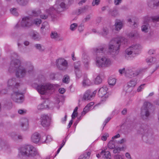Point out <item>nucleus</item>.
<instances>
[{
  "label": "nucleus",
  "instance_id": "f257e3e1",
  "mask_svg": "<svg viewBox=\"0 0 159 159\" xmlns=\"http://www.w3.org/2000/svg\"><path fill=\"white\" fill-rule=\"evenodd\" d=\"M127 39L124 37H118L113 39L109 43L108 52L112 55H116L119 53L121 44H125Z\"/></svg>",
  "mask_w": 159,
  "mask_h": 159
},
{
  "label": "nucleus",
  "instance_id": "f03ea898",
  "mask_svg": "<svg viewBox=\"0 0 159 159\" xmlns=\"http://www.w3.org/2000/svg\"><path fill=\"white\" fill-rule=\"evenodd\" d=\"M105 48V47H101L93 49L94 53L96 55V64L99 67H108L111 64V61L108 58L105 57L101 58L99 56L100 54L102 55Z\"/></svg>",
  "mask_w": 159,
  "mask_h": 159
},
{
  "label": "nucleus",
  "instance_id": "7ed1b4c3",
  "mask_svg": "<svg viewBox=\"0 0 159 159\" xmlns=\"http://www.w3.org/2000/svg\"><path fill=\"white\" fill-rule=\"evenodd\" d=\"M34 70V66L30 61H25L22 63V66L16 70V75L19 78L24 77L27 73H31Z\"/></svg>",
  "mask_w": 159,
  "mask_h": 159
},
{
  "label": "nucleus",
  "instance_id": "20e7f679",
  "mask_svg": "<svg viewBox=\"0 0 159 159\" xmlns=\"http://www.w3.org/2000/svg\"><path fill=\"white\" fill-rule=\"evenodd\" d=\"M21 154L29 157H34L38 155L37 149L31 145H27L21 148Z\"/></svg>",
  "mask_w": 159,
  "mask_h": 159
},
{
  "label": "nucleus",
  "instance_id": "39448f33",
  "mask_svg": "<svg viewBox=\"0 0 159 159\" xmlns=\"http://www.w3.org/2000/svg\"><path fill=\"white\" fill-rule=\"evenodd\" d=\"M153 107L149 102H145L141 108V116L143 120L147 119L150 115V112Z\"/></svg>",
  "mask_w": 159,
  "mask_h": 159
},
{
  "label": "nucleus",
  "instance_id": "423d86ee",
  "mask_svg": "<svg viewBox=\"0 0 159 159\" xmlns=\"http://www.w3.org/2000/svg\"><path fill=\"white\" fill-rule=\"evenodd\" d=\"M140 46L138 44H135L127 48L125 51V54L126 58L129 59V58L133 56V54L138 53Z\"/></svg>",
  "mask_w": 159,
  "mask_h": 159
},
{
  "label": "nucleus",
  "instance_id": "0eeeda50",
  "mask_svg": "<svg viewBox=\"0 0 159 159\" xmlns=\"http://www.w3.org/2000/svg\"><path fill=\"white\" fill-rule=\"evenodd\" d=\"M57 9L54 8V6L53 7H50L48 9H47L45 10L46 13L47 14H43L40 15V18L43 19H47L48 16H50L52 19H55L57 18L56 13H59L57 11Z\"/></svg>",
  "mask_w": 159,
  "mask_h": 159
},
{
  "label": "nucleus",
  "instance_id": "6e6552de",
  "mask_svg": "<svg viewBox=\"0 0 159 159\" xmlns=\"http://www.w3.org/2000/svg\"><path fill=\"white\" fill-rule=\"evenodd\" d=\"M72 1V0H57L54 5V8L57 9V11L60 12L62 11V9L66 8V4H70Z\"/></svg>",
  "mask_w": 159,
  "mask_h": 159
},
{
  "label": "nucleus",
  "instance_id": "1a4fd4ad",
  "mask_svg": "<svg viewBox=\"0 0 159 159\" xmlns=\"http://www.w3.org/2000/svg\"><path fill=\"white\" fill-rule=\"evenodd\" d=\"M53 87V85L50 83H45L38 85L36 90L39 93L43 95L48 90L52 89Z\"/></svg>",
  "mask_w": 159,
  "mask_h": 159
},
{
  "label": "nucleus",
  "instance_id": "9d476101",
  "mask_svg": "<svg viewBox=\"0 0 159 159\" xmlns=\"http://www.w3.org/2000/svg\"><path fill=\"white\" fill-rule=\"evenodd\" d=\"M21 66L20 60L17 59H14L11 62L8 71L11 73L14 72Z\"/></svg>",
  "mask_w": 159,
  "mask_h": 159
},
{
  "label": "nucleus",
  "instance_id": "9b49d317",
  "mask_svg": "<svg viewBox=\"0 0 159 159\" xmlns=\"http://www.w3.org/2000/svg\"><path fill=\"white\" fill-rule=\"evenodd\" d=\"M13 90V92L11 95V98L15 102L18 103H22L24 98L22 93L19 91Z\"/></svg>",
  "mask_w": 159,
  "mask_h": 159
},
{
  "label": "nucleus",
  "instance_id": "f8f14e48",
  "mask_svg": "<svg viewBox=\"0 0 159 159\" xmlns=\"http://www.w3.org/2000/svg\"><path fill=\"white\" fill-rule=\"evenodd\" d=\"M146 68H140L136 70L135 71H133L131 69L128 68L126 69L125 72V76L129 78H132L137 76L140 73L144 72Z\"/></svg>",
  "mask_w": 159,
  "mask_h": 159
},
{
  "label": "nucleus",
  "instance_id": "ddd939ff",
  "mask_svg": "<svg viewBox=\"0 0 159 159\" xmlns=\"http://www.w3.org/2000/svg\"><path fill=\"white\" fill-rule=\"evenodd\" d=\"M56 62L57 67L60 70H65L67 68V61L64 59H58L56 60Z\"/></svg>",
  "mask_w": 159,
  "mask_h": 159
},
{
  "label": "nucleus",
  "instance_id": "4468645a",
  "mask_svg": "<svg viewBox=\"0 0 159 159\" xmlns=\"http://www.w3.org/2000/svg\"><path fill=\"white\" fill-rule=\"evenodd\" d=\"M51 118L46 115H42L40 117L41 125L44 127H48L50 124Z\"/></svg>",
  "mask_w": 159,
  "mask_h": 159
},
{
  "label": "nucleus",
  "instance_id": "2eb2a0df",
  "mask_svg": "<svg viewBox=\"0 0 159 159\" xmlns=\"http://www.w3.org/2000/svg\"><path fill=\"white\" fill-rule=\"evenodd\" d=\"M33 24V20L30 16H25L22 18L21 25L23 27H29Z\"/></svg>",
  "mask_w": 159,
  "mask_h": 159
},
{
  "label": "nucleus",
  "instance_id": "dca6fc26",
  "mask_svg": "<svg viewBox=\"0 0 159 159\" xmlns=\"http://www.w3.org/2000/svg\"><path fill=\"white\" fill-rule=\"evenodd\" d=\"M7 87L9 89H12L13 90H16L19 86V84L16 82L15 78H12L9 79L7 82Z\"/></svg>",
  "mask_w": 159,
  "mask_h": 159
},
{
  "label": "nucleus",
  "instance_id": "f3484780",
  "mask_svg": "<svg viewBox=\"0 0 159 159\" xmlns=\"http://www.w3.org/2000/svg\"><path fill=\"white\" fill-rule=\"evenodd\" d=\"M139 131L140 133L147 136L151 134V130L149 129V127L147 125H144L140 129Z\"/></svg>",
  "mask_w": 159,
  "mask_h": 159
},
{
  "label": "nucleus",
  "instance_id": "a211bd4d",
  "mask_svg": "<svg viewBox=\"0 0 159 159\" xmlns=\"http://www.w3.org/2000/svg\"><path fill=\"white\" fill-rule=\"evenodd\" d=\"M96 93V91H94L92 92L90 90H87L84 94L83 98L85 100H89L91 99Z\"/></svg>",
  "mask_w": 159,
  "mask_h": 159
},
{
  "label": "nucleus",
  "instance_id": "6ab92c4d",
  "mask_svg": "<svg viewBox=\"0 0 159 159\" xmlns=\"http://www.w3.org/2000/svg\"><path fill=\"white\" fill-rule=\"evenodd\" d=\"M40 135L37 132H35L33 133L31 137V139L32 142L36 143H38L40 140L42 142V140H41L42 139L40 138Z\"/></svg>",
  "mask_w": 159,
  "mask_h": 159
},
{
  "label": "nucleus",
  "instance_id": "aec40b11",
  "mask_svg": "<svg viewBox=\"0 0 159 159\" xmlns=\"http://www.w3.org/2000/svg\"><path fill=\"white\" fill-rule=\"evenodd\" d=\"M20 125L24 130H26L29 125L28 120L25 118H22L20 120Z\"/></svg>",
  "mask_w": 159,
  "mask_h": 159
},
{
  "label": "nucleus",
  "instance_id": "412c9836",
  "mask_svg": "<svg viewBox=\"0 0 159 159\" xmlns=\"http://www.w3.org/2000/svg\"><path fill=\"white\" fill-rule=\"evenodd\" d=\"M50 36L52 39H54L56 41H62L63 39V38L61 37L56 32H52Z\"/></svg>",
  "mask_w": 159,
  "mask_h": 159
},
{
  "label": "nucleus",
  "instance_id": "4be33fe9",
  "mask_svg": "<svg viewBox=\"0 0 159 159\" xmlns=\"http://www.w3.org/2000/svg\"><path fill=\"white\" fill-rule=\"evenodd\" d=\"M107 88L106 86L101 88L98 92V95L99 97H102L107 93Z\"/></svg>",
  "mask_w": 159,
  "mask_h": 159
},
{
  "label": "nucleus",
  "instance_id": "5701e85b",
  "mask_svg": "<svg viewBox=\"0 0 159 159\" xmlns=\"http://www.w3.org/2000/svg\"><path fill=\"white\" fill-rule=\"evenodd\" d=\"M150 28V26L147 21H144L143 25L141 26V30L143 32H148Z\"/></svg>",
  "mask_w": 159,
  "mask_h": 159
},
{
  "label": "nucleus",
  "instance_id": "b1692460",
  "mask_svg": "<svg viewBox=\"0 0 159 159\" xmlns=\"http://www.w3.org/2000/svg\"><path fill=\"white\" fill-rule=\"evenodd\" d=\"M80 64L79 62L75 63L74 64V68L75 69V74L78 78L81 77V72L79 71Z\"/></svg>",
  "mask_w": 159,
  "mask_h": 159
},
{
  "label": "nucleus",
  "instance_id": "393cba45",
  "mask_svg": "<svg viewBox=\"0 0 159 159\" xmlns=\"http://www.w3.org/2000/svg\"><path fill=\"white\" fill-rule=\"evenodd\" d=\"M48 105L46 101H44L42 103L39 105L37 107L39 110H41L46 108H48Z\"/></svg>",
  "mask_w": 159,
  "mask_h": 159
},
{
  "label": "nucleus",
  "instance_id": "a878e982",
  "mask_svg": "<svg viewBox=\"0 0 159 159\" xmlns=\"http://www.w3.org/2000/svg\"><path fill=\"white\" fill-rule=\"evenodd\" d=\"M31 36L32 39L34 40H39L40 39L39 33L35 31H34L31 33Z\"/></svg>",
  "mask_w": 159,
  "mask_h": 159
},
{
  "label": "nucleus",
  "instance_id": "bb28decb",
  "mask_svg": "<svg viewBox=\"0 0 159 159\" xmlns=\"http://www.w3.org/2000/svg\"><path fill=\"white\" fill-rule=\"evenodd\" d=\"M34 47L36 49L39 50L40 52H43L45 50V48L44 46L40 44H35L34 45Z\"/></svg>",
  "mask_w": 159,
  "mask_h": 159
},
{
  "label": "nucleus",
  "instance_id": "cd10ccee",
  "mask_svg": "<svg viewBox=\"0 0 159 159\" xmlns=\"http://www.w3.org/2000/svg\"><path fill=\"white\" fill-rule=\"evenodd\" d=\"M136 84V80L135 79H132L128 83L127 86L133 88L135 86Z\"/></svg>",
  "mask_w": 159,
  "mask_h": 159
},
{
  "label": "nucleus",
  "instance_id": "c85d7f7f",
  "mask_svg": "<svg viewBox=\"0 0 159 159\" xmlns=\"http://www.w3.org/2000/svg\"><path fill=\"white\" fill-rule=\"evenodd\" d=\"M116 30L117 31L120 30L122 27V23L121 22H116L115 25Z\"/></svg>",
  "mask_w": 159,
  "mask_h": 159
},
{
  "label": "nucleus",
  "instance_id": "c756f323",
  "mask_svg": "<svg viewBox=\"0 0 159 159\" xmlns=\"http://www.w3.org/2000/svg\"><path fill=\"white\" fill-rule=\"evenodd\" d=\"M129 36L131 38H136L139 36V34L136 30L131 31L129 34Z\"/></svg>",
  "mask_w": 159,
  "mask_h": 159
},
{
  "label": "nucleus",
  "instance_id": "7c9ffc66",
  "mask_svg": "<svg viewBox=\"0 0 159 159\" xmlns=\"http://www.w3.org/2000/svg\"><path fill=\"white\" fill-rule=\"evenodd\" d=\"M108 146L110 149H114L115 147V142L112 140L110 141L108 144Z\"/></svg>",
  "mask_w": 159,
  "mask_h": 159
},
{
  "label": "nucleus",
  "instance_id": "2f4dec72",
  "mask_svg": "<svg viewBox=\"0 0 159 159\" xmlns=\"http://www.w3.org/2000/svg\"><path fill=\"white\" fill-rule=\"evenodd\" d=\"M83 84L84 86H89L90 85V81L86 77H85L83 81Z\"/></svg>",
  "mask_w": 159,
  "mask_h": 159
},
{
  "label": "nucleus",
  "instance_id": "473e14b6",
  "mask_svg": "<svg viewBox=\"0 0 159 159\" xmlns=\"http://www.w3.org/2000/svg\"><path fill=\"white\" fill-rule=\"evenodd\" d=\"M102 153H104V155L106 158L110 159L111 157V155L109 151H105V150L102 151L101 154Z\"/></svg>",
  "mask_w": 159,
  "mask_h": 159
},
{
  "label": "nucleus",
  "instance_id": "72a5a7b5",
  "mask_svg": "<svg viewBox=\"0 0 159 159\" xmlns=\"http://www.w3.org/2000/svg\"><path fill=\"white\" fill-rule=\"evenodd\" d=\"M109 33L108 29L107 27H104L102 32V34L103 36H106Z\"/></svg>",
  "mask_w": 159,
  "mask_h": 159
},
{
  "label": "nucleus",
  "instance_id": "f704fd0d",
  "mask_svg": "<svg viewBox=\"0 0 159 159\" xmlns=\"http://www.w3.org/2000/svg\"><path fill=\"white\" fill-rule=\"evenodd\" d=\"M116 82V80L115 78H110L108 79V83L110 85L113 86L115 85Z\"/></svg>",
  "mask_w": 159,
  "mask_h": 159
},
{
  "label": "nucleus",
  "instance_id": "c9c22d12",
  "mask_svg": "<svg viewBox=\"0 0 159 159\" xmlns=\"http://www.w3.org/2000/svg\"><path fill=\"white\" fill-rule=\"evenodd\" d=\"M110 13L111 16L116 17L118 15V11L116 9H114L112 10H110Z\"/></svg>",
  "mask_w": 159,
  "mask_h": 159
},
{
  "label": "nucleus",
  "instance_id": "e433bc0d",
  "mask_svg": "<svg viewBox=\"0 0 159 159\" xmlns=\"http://www.w3.org/2000/svg\"><path fill=\"white\" fill-rule=\"evenodd\" d=\"M28 0H17V2L20 5L25 6L26 5Z\"/></svg>",
  "mask_w": 159,
  "mask_h": 159
},
{
  "label": "nucleus",
  "instance_id": "4c0bfd02",
  "mask_svg": "<svg viewBox=\"0 0 159 159\" xmlns=\"http://www.w3.org/2000/svg\"><path fill=\"white\" fill-rule=\"evenodd\" d=\"M70 81V77L67 75H65L64 76L62 79V82L68 84Z\"/></svg>",
  "mask_w": 159,
  "mask_h": 159
},
{
  "label": "nucleus",
  "instance_id": "58836bf2",
  "mask_svg": "<svg viewBox=\"0 0 159 159\" xmlns=\"http://www.w3.org/2000/svg\"><path fill=\"white\" fill-rule=\"evenodd\" d=\"M11 13L14 16H17L18 15V13L16 9L15 8H11L10 9Z\"/></svg>",
  "mask_w": 159,
  "mask_h": 159
},
{
  "label": "nucleus",
  "instance_id": "ea45409f",
  "mask_svg": "<svg viewBox=\"0 0 159 159\" xmlns=\"http://www.w3.org/2000/svg\"><path fill=\"white\" fill-rule=\"evenodd\" d=\"M102 82V80L99 76H98L95 79L94 83L95 84H98Z\"/></svg>",
  "mask_w": 159,
  "mask_h": 159
},
{
  "label": "nucleus",
  "instance_id": "a19ab883",
  "mask_svg": "<svg viewBox=\"0 0 159 159\" xmlns=\"http://www.w3.org/2000/svg\"><path fill=\"white\" fill-rule=\"evenodd\" d=\"M91 109L90 107H89L87 105H86L85 107L84 108L83 111L82 112V115H84L86 113L89 111Z\"/></svg>",
  "mask_w": 159,
  "mask_h": 159
},
{
  "label": "nucleus",
  "instance_id": "79ce46f5",
  "mask_svg": "<svg viewBox=\"0 0 159 159\" xmlns=\"http://www.w3.org/2000/svg\"><path fill=\"white\" fill-rule=\"evenodd\" d=\"M86 9L87 8L86 7L80 8L78 9V12H77V14L78 15H79L82 13H83L85 12Z\"/></svg>",
  "mask_w": 159,
  "mask_h": 159
},
{
  "label": "nucleus",
  "instance_id": "37998d69",
  "mask_svg": "<svg viewBox=\"0 0 159 159\" xmlns=\"http://www.w3.org/2000/svg\"><path fill=\"white\" fill-rule=\"evenodd\" d=\"M155 58H153L152 57H150L147 58L146 60V62L147 63H149L150 64V63H152L155 61Z\"/></svg>",
  "mask_w": 159,
  "mask_h": 159
},
{
  "label": "nucleus",
  "instance_id": "c03bdc74",
  "mask_svg": "<svg viewBox=\"0 0 159 159\" xmlns=\"http://www.w3.org/2000/svg\"><path fill=\"white\" fill-rule=\"evenodd\" d=\"M44 138L45 140L44 141H42L43 143H47L52 140V139L50 135H48L47 137L44 136Z\"/></svg>",
  "mask_w": 159,
  "mask_h": 159
},
{
  "label": "nucleus",
  "instance_id": "a18cd8bd",
  "mask_svg": "<svg viewBox=\"0 0 159 159\" xmlns=\"http://www.w3.org/2000/svg\"><path fill=\"white\" fill-rule=\"evenodd\" d=\"M13 135L15 136L14 137V140L22 139H23V137L22 135L17 134L15 133H13L12 135Z\"/></svg>",
  "mask_w": 159,
  "mask_h": 159
},
{
  "label": "nucleus",
  "instance_id": "49530a36",
  "mask_svg": "<svg viewBox=\"0 0 159 159\" xmlns=\"http://www.w3.org/2000/svg\"><path fill=\"white\" fill-rule=\"evenodd\" d=\"M41 11L40 10L36 11H32V15L35 16H38L41 13Z\"/></svg>",
  "mask_w": 159,
  "mask_h": 159
},
{
  "label": "nucleus",
  "instance_id": "de8ad7c7",
  "mask_svg": "<svg viewBox=\"0 0 159 159\" xmlns=\"http://www.w3.org/2000/svg\"><path fill=\"white\" fill-rule=\"evenodd\" d=\"M41 23V20L40 19H35L33 21V23L35 24L36 25H39Z\"/></svg>",
  "mask_w": 159,
  "mask_h": 159
},
{
  "label": "nucleus",
  "instance_id": "09e8293b",
  "mask_svg": "<svg viewBox=\"0 0 159 159\" xmlns=\"http://www.w3.org/2000/svg\"><path fill=\"white\" fill-rule=\"evenodd\" d=\"M154 0H150L148 1V5L149 7L151 8H152L154 7Z\"/></svg>",
  "mask_w": 159,
  "mask_h": 159
},
{
  "label": "nucleus",
  "instance_id": "8fccbe9b",
  "mask_svg": "<svg viewBox=\"0 0 159 159\" xmlns=\"http://www.w3.org/2000/svg\"><path fill=\"white\" fill-rule=\"evenodd\" d=\"M77 26V24L76 23H73L70 25V29L71 30L74 31L75 30Z\"/></svg>",
  "mask_w": 159,
  "mask_h": 159
},
{
  "label": "nucleus",
  "instance_id": "3c124183",
  "mask_svg": "<svg viewBox=\"0 0 159 159\" xmlns=\"http://www.w3.org/2000/svg\"><path fill=\"white\" fill-rule=\"evenodd\" d=\"M109 135L107 133H106L102 137L101 139L103 141H106L107 140V137H109Z\"/></svg>",
  "mask_w": 159,
  "mask_h": 159
},
{
  "label": "nucleus",
  "instance_id": "603ef678",
  "mask_svg": "<svg viewBox=\"0 0 159 159\" xmlns=\"http://www.w3.org/2000/svg\"><path fill=\"white\" fill-rule=\"evenodd\" d=\"M126 93H130L133 90V88L128 87L127 86L126 88Z\"/></svg>",
  "mask_w": 159,
  "mask_h": 159
},
{
  "label": "nucleus",
  "instance_id": "864d4df0",
  "mask_svg": "<svg viewBox=\"0 0 159 159\" xmlns=\"http://www.w3.org/2000/svg\"><path fill=\"white\" fill-rule=\"evenodd\" d=\"M99 2L100 0H93L92 3V5L93 6H94L95 5H98L99 4Z\"/></svg>",
  "mask_w": 159,
  "mask_h": 159
},
{
  "label": "nucleus",
  "instance_id": "5fc2aeb1",
  "mask_svg": "<svg viewBox=\"0 0 159 159\" xmlns=\"http://www.w3.org/2000/svg\"><path fill=\"white\" fill-rule=\"evenodd\" d=\"M48 25V23L47 22H44L43 23L41 29L43 30L44 29H45Z\"/></svg>",
  "mask_w": 159,
  "mask_h": 159
},
{
  "label": "nucleus",
  "instance_id": "6e6d98bb",
  "mask_svg": "<svg viewBox=\"0 0 159 159\" xmlns=\"http://www.w3.org/2000/svg\"><path fill=\"white\" fill-rule=\"evenodd\" d=\"M145 85V84H141L139 87L137 89L138 92H140L142 91V89H143V87Z\"/></svg>",
  "mask_w": 159,
  "mask_h": 159
},
{
  "label": "nucleus",
  "instance_id": "4d7b16f0",
  "mask_svg": "<svg viewBox=\"0 0 159 159\" xmlns=\"http://www.w3.org/2000/svg\"><path fill=\"white\" fill-rule=\"evenodd\" d=\"M120 151L121 148H120L118 147L114 149L113 150V152L114 153H119Z\"/></svg>",
  "mask_w": 159,
  "mask_h": 159
},
{
  "label": "nucleus",
  "instance_id": "13d9d810",
  "mask_svg": "<svg viewBox=\"0 0 159 159\" xmlns=\"http://www.w3.org/2000/svg\"><path fill=\"white\" fill-rule=\"evenodd\" d=\"M90 18V16L89 15H87L86 17L83 20V22H85L89 20Z\"/></svg>",
  "mask_w": 159,
  "mask_h": 159
},
{
  "label": "nucleus",
  "instance_id": "bf43d9fd",
  "mask_svg": "<svg viewBox=\"0 0 159 159\" xmlns=\"http://www.w3.org/2000/svg\"><path fill=\"white\" fill-rule=\"evenodd\" d=\"M84 25L83 24H81L79 25L78 28V30L80 31L81 32L84 29Z\"/></svg>",
  "mask_w": 159,
  "mask_h": 159
},
{
  "label": "nucleus",
  "instance_id": "052dcab7",
  "mask_svg": "<svg viewBox=\"0 0 159 159\" xmlns=\"http://www.w3.org/2000/svg\"><path fill=\"white\" fill-rule=\"evenodd\" d=\"M85 65V67L87 68V69H88V66L89 65V61L87 60V61H83Z\"/></svg>",
  "mask_w": 159,
  "mask_h": 159
},
{
  "label": "nucleus",
  "instance_id": "680f3d73",
  "mask_svg": "<svg viewBox=\"0 0 159 159\" xmlns=\"http://www.w3.org/2000/svg\"><path fill=\"white\" fill-rule=\"evenodd\" d=\"M77 113H74L73 112L72 115H71V118L72 120H73L77 116Z\"/></svg>",
  "mask_w": 159,
  "mask_h": 159
},
{
  "label": "nucleus",
  "instance_id": "e2e57ef3",
  "mask_svg": "<svg viewBox=\"0 0 159 159\" xmlns=\"http://www.w3.org/2000/svg\"><path fill=\"white\" fill-rule=\"evenodd\" d=\"M65 91V89L63 88H60L59 89V92L60 93L62 94H63Z\"/></svg>",
  "mask_w": 159,
  "mask_h": 159
},
{
  "label": "nucleus",
  "instance_id": "0e129e2a",
  "mask_svg": "<svg viewBox=\"0 0 159 159\" xmlns=\"http://www.w3.org/2000/svg\"><path fill=\"white\" fill-rule=\"evenodd\" d=\"M114 159H123L120 155H116L114 156Z\"/></svg>",
  "mask_w": 159,
  "mask_h": 159
},
{
  "label": "nucleus",
  "instance_id": "69168bd1",
  "mask_svg": "<svg viewBox=\"0 0 159 159\" xmlns=\"http://www.w3.org/2000/svg\"><path fill=\"white\" fill-rule=\"evenodd\" d=\"M85 155L84 154L83 155H81L80 156V157L78 159H88L89 158L87 157H84Z\"/></svg>",
  "mask_w": 159,
  "mask_h": 159
},
{
  "label": "nucleus",
  "instance_id": "338daca9",
  "mask_svg": "<svg viewBox=\"0 0 159 159\" xmlns=\"http://www.w3.org/2000/svg\"><path fill=\"white\" fill-rule=\"evenodd\" d=\"M66 137L65 139H64L62 141V143L61 144L60 146V147H61L62 148L63 147V146L65 144L66 142Z\"/></svg>",
  "mask_w": 159,
  "mask_h": 159
},
{
  "label": "nucleus",
  "instance_id": "774afa93",
  "mask_svg": "<svg viewBox=\"0 0 159 159\" xmlns=\"http://www.w3.org/2000/svg\"><path fill=\"white\" fill-rule=\"evenodd\" d=\"M128 21L129 22L133 23V25L134 26V27H137V24L135 22H132V20L131 19H129Z\"/></svg>",
  "mask_w": 159,
  "mask_h": 159
}]
</instances>
